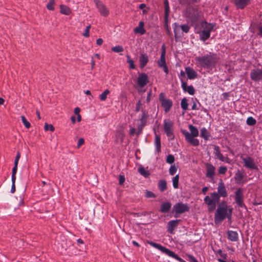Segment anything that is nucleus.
<instances>
[{
  "mask_svg": "<svg viewBox=\"0 0 262 262\" xmlns=\"http://www.w3.org/2000/svg\"><path fill=\"white\" fill-rule=\"evenodd\" d=\"M195 61L198 67L210 71L215 68L219 58L215 54L209 53L196 57Z\"/></svg>",
  "mask_w": 262,
  "mask_h": 262,
  "instance_id": "obj_1",
  "label": "nucleus"
},
{
  "mask_svg": "<svg viewBox=\"0 0 262 262\" xmlns=\"http://www.w3.org/2000/svg\"><path fill=\"white\" fill-rule=\"evenodd\" d=\"M214 24L206 21H202L194 26L195 33L199 34L200 39L203 41H206L210 37V33L214 30Z\"/></svg>",
  "mask_w": 262,
  "mask_h": 262,
  "instance_id": "obj_2",
  "label": "nucleus"
},
{
  "mask_svg": "<svg viewBox=\"0 0 262 262\" xmlns=\"http://www.w3.org/2000/svg\"><path fill=\"white\" fill-rule=\"evenodd\" d=\"M233 209L229 208L226 201H222L217 206L214 214V221L216 224L220 223L227 218L231 219Z\"/></svg>",
  "mask_w": 262,
  "mask_h": 262,
  "instance_id": "obj_3",
  "label": "nucleus"
},
{
  "mask_svg": "<svg viewBox=\"0 0 262 262\" xmlns=\"http://www.w3.org/2000/svg\"><path fill=\"white\" fill-rule=\"evenodd\" d=\"M188 128L190 133H189L186 130H182V133L184 136L185 140L188 143L192 146H198L200 144L199 140L198 139L195 138V137H198L199 135L198 128L192 124L189 125Z\"/></svg>",
  "mask_w": 262,
  "mask_h": 262,
  "instance_id": "obj_4",
  "label": "nucleus"
},
{
  "mask_svg": "<svg viewBox=\"0 0 262 262\" xmlns=\"http://www.w3.org/2000/svg\"><path fill=\"white\" fill-rule=\"evenodd\" d=\"M146 243L152 247L159 250L162 253L167 255L169 257L174 258L179 262H186L182 258L180 257L177 254L174 253L173 251H170L169 249L166 248V247L162 246L159 244L154 243L151 241H147Z\"/></svg>",
  "mask_w": 262,
  "mask_h": 262,
  "instance_id": "obj_5",
  "label": "nucleus"
},
{
  "mask_svg": "<svg viewBox=\"0 0 262 262\" xmlns=\"http://www.w3.org/2000/svg\"><path fill=\"white\" fill-rule=\"evenodd\" d=\"M204 201L208 207V210L212 211L215 209L216 205L219 204L220 198L216 192H213L210 194V196H206Z\"/></svg>",
  "mask_w": 262,
  "mask_h": 262,
  "instance_id": "obj_6",
  "label": "nucleus"
},
{
  "mask_svg": "<svg viewBox=\"0 0 262 262\" xmlns=\"http://www.w3.org/2000/svg\"><path fill=\"white\" fill-rule=\"evenodd\" d=\"M203 16V13L201 10L198 8H193L192 12L190 13L188 18L192 23L193 26L197 23L198 21Z\"/></svg>",
  "mask_w": 262,
  "mask_h": 262,
  "instance_id": "obj_7",
  "label": "nucleus"
},
{
  "mask_svg": "<svg viewBox=\"0 0 262 262\" xmlns=\"http://www.w3.org/2000/svg\"><path fill=\"white\" fill-rule=\"evenodd\" d=\"M213 154L215 159H219L222 162H224L228 164H230L231 160L227 156H224L221 152L220 148L219 146L214 145L213 146Z\"/></svg>",
  "mask_w": 262,
  "mask_h": 262,
  "instance_id": "obj_8",
  "label": "nucleus"
},
{
  "mask_svg": "<svg viewBox=\"0 0 262 262\" xmlns=\"http://www.w3.org/2000/svg\"><path fill=\"white\" fill-rule=\"evenodd\" d=\"M241 159L244 163V166L249 169L258 170V166L254 162V159L249 156L246 157H241Z\"/></svg>",
  "mask_w": 262,
  "mask_h": 262,
  "instance_id": "obj_9",
  "label": "nucleus"
},
{
  "mask_svg": "<svg viewBox=\"0 0 262 262\" xmlns=\"http://www.w3.org/2000/svg\"><path fill=\"white\" fill-rule=\"evenodd\" d=\"M243 189L241 188H239L235 192V201L238 207L246 208V206L243 202Z\"/></svg>",
  "mask_w": 262,
  "mask_h": 262,
  "instance_id": "obj_10",
  "label": "nucleus"
},
{
  "mask_svg": "<svg viewBox=\"0 0 262 262\" xmlns=\"http://www.w3.org/2000/svg\"><path fill=\"white\" fill-rule=\"evenodd\" d=\"M159 100L161 103L162 106L163 107L164 111L166 113L169 112L172 105V101L170 99L165 98L163 93L160 94Z\"/></svg>",
  "mask_w": 262,
  "mask_h": 262,
  "instance_id": "obj_11",
  "label": "nucleus"
},
{
  "mask_svg": "<svg viewBox=\"0 0 262 262\" xmlns=\"http://www.w3.org/2000/svg\"><path fill=\"white\" fill-rule=\"evenodd\" d=\"M173 122L170 120L164 121V130L167 136L171 139L174 138L173 132Z\"/></svg>",
  "mask_w": 262,
  "mask_h": 262,
  "instance_id": "obj_12",
  "label": "nucleus"
},
{
  "mask_svg": "<svg viewBox=\"0 0 262 262\" xmlns=\"http://www.w3.org/2000/svg\"><path fill=\"white\" fill-rule=\"evenodd\" d=\"M250 78L256 82L262 81V68L252 70L250 72Z\"/></svg>",
  "mask_w": 262,
  "mask_h": 262,
  "instance_id": "obj_13",
  "label": "nucleus"
},
{
  "mask_svg": "<svg viewBox=\"0 0 262 262\" xmlns=\"http://www.w3.org/2000/svg\"><path fill=\"white\" fill-rule=\"evenodd\" d=\"M189 207L186 204L181 203L176 204L173 207V210L176 214H181L189 210Z\"/></svg>",
  "mask_w": 262,
  "mask_h": 262,
  "instance_id": "obj_14",
  "label": "nucleus"
},
{
  "mask_svg": "<svg viewBox=\"0 0 262 262\" xmlns=\"http://www.w3.org/2000/svg\"><path fill=\"white\" fill-rule=\"evenodd\" d=\"M234 179L237 184H244L247 182V176L240 170L235 173Z\"/></svg>",
  "mask_w": 262,
  "mask_h": 262,
  "instance_id": "obj_15",
  "label": "nucleus"
},
{
  "mask_svg": "<svg viewBox=\"0 0 262 262\" xmlns=\"http://www.w3.org/2000/svg\"><path fill=\"white\" fill-rule=\"evenodd\" d=\"M94 1L99 13L104 16H107L109 13V10L106 6L99 0H94Z\"/></svg>",
  "mask_w": 262,
  "mask_h": 262,
  "instance_id": "obj_16",
  "label": "nucleus"
},
{
  "mask_svg": "<svg viewBox=\"0 0 262 262\" xmlns=\"http://www.w3.org/2000/svg\"><path fill=\"white\" fill-rule=\"evenodd\" d=\"M216 192L220 198H226L228 195V193L224 183L221 181L219 183Z\"/></svg>",
  "mask_w": 262,
  "mask_h": 262,
  "instance_id": "obj_17",
  "label": "nucleus"
},
{
  "mask_svg": "<svg viewBox=\"0 0 262 262\" xmlns=\"http://www.w3.org/2000/svg\"><path fill=\"white\" fill-rule=\"evenodd\" d=\"M148 114L147 112L145 109L142 110V115L140 119V123L138 125L139 129L142 130L146 125L147 122Z\"/></svg>",
  "mask_w": 262,
  "mask_h": 262,
  "instance_id": "obj_18",
  "label": "nucleus"
},
{
  "mask_svg": "<svg viewBox=\"0 0 262 262\" xmlns=\"http://www.w3.org/2000/svg\"><path fill=\"white\" fill-rule=\"evenodd\" d=\"M138 84L141 88L145 86L148 82V78L147 74L141 73L139 74L137 80Z\"/></svg>",
  "mask_w": 262,
  "mask_h": 262,
  "instance_id": "obj_19",
  "label": "nucleus"
},
{
  "mask_svg": "<svg viewBox=\"0 0 262 262\" xmlns=\"http://www.w3.org/2000/svg\"><path fill=\"white\" fill-rule=\"evenodd\" d=\"M206 176L210 179H213L215 175V167L211 163L206 164Z\"/></svg>",
  "mask_w": 262,
  "mask_h": 262,
  "instance_id": "obj_20",
  "label": "nucleus"
},
{
  "mask_svg": "<svg viewBox=\"0 0 262 262\" xmlns=\"http://www.w3.org/2000/svg\"><path fill=\"white\" fill-rule=\"evenodd\" d=\"M233 3L237 8L242 9L250 3V0H235Z\"/></svg>",
  "mask_w": 262,
  "mask_h": 262,
  "instance_id": "obj_21",
  "label": "nucleus"
},
{
  "mask_svg": "<svg viewBox=\"0 0 262 262\" xmlns=\"http://www.w3.org/2000/svg\"><path fill=\"white\" fill-rule=\"evenodd\" d=\"M185 72L187 75L188 78L189 79H194L198 76L196 72L190 67L185 68Z\"/></svg>",
  "mask_w": 262,
  "mask_h": 262,
  "instance_id": "obj_22",
  "label": "nucleus"
},
{
  "mask_svg": "<svg viewBox=\"0 0 262 262\" xmlns=\"http://www.w3.org/2000/svg\"><path fill=\"white\" fill-rule=\"evenodd\" d=\"M179 220H172L169 221L167 224V230L168 231L172 234L174 229L178 226Z\"/></svg>",
  "mask_w": 262,
  "mask_h": 262,
  "instance_id": "obj_23",
  "label": "nucleus"
},
{
  "mask_svg": "<svg viewBox=\"0 0 262 262\" xmlns=\"http://www.w3.org/2000/svg\"><path fill=\"white\" fill-rule=\"evenodd\" d=\"M140 67L143 68L148 62V57L145 54H141L139 57Z\"/></svg>",
  "mask_w": 262,
  "mask_h": 262,
  "instance_id": "obj_24",
  "label": "nucleus"
},
{
  "mask_svg": "<svg viewBox=\"0 0 262 262\" xmlns=\"http://www.w3.org/2000/svg\"><path fill=\"white\" fill-rule=\"evenodd\" d=\"M228 238L232 242H236L238 239V235L236 231L229 230L227 232Z\"/></svg>",
  "mask_w": 262,
  "mask_h": 262,
  "instance_id": "obj_25",
  "label": "nucleus"
},
{
  "mask_svg": "<svg viewBox=\"0 0 262 262\" xmlns=\"http://www.w3.org/2000/svg\"><path fill=\"white\" fill-rule=\"evenodd\" d=\"M154 144L155 146V152L159 153L161 151V138L160 136L155 134Z\"/></svg>",
  "mask_w": 262,
  "mask_h": 262,
  "instance_id": "obj_26",
  "label": "nucleus"
},
{
  "mask_svg": "<svg viewBox=\"0 0 262 262\" xmlns=\"http://www.w3.org/2000/svg\"><path fill=\"white\" fill-rule=\"evenodd\" d=\"M144 23L142 21H140L137 27L134 29V32L135 33H139L141 35H143L145 33V30L144 28Z\"/></svg>",
  "mask_w": 262,
  "mask_h": 262,
  "instance_id": "obj_27",
  "label": "nucleus"
},
{
  "mask_svg": "<svg viewBox=\"0 0 262 262\" xmlns=\"http://www.w3.org/2000/svg\"><path fill=\"white\" fill-rule=\"evenodd\" d=\"M157 64L159 68L163 69L166 74H168L169 70L166 65L165 59H159L157 61Z\"/></svg>",
  "mask_w": 262,
  "mask_h": 262,
  "instance_id": "obj_28",
  "label": "nucleus"
},
{
  "mask_svg": "<svg viewBox=\"0 0 262 262\" xmlns=\"http://www.w3.org/2000/svg\"><path fill=\"white\" fill-rule=\"evenodd\" d=\"M171 204L168 202H163L161 205L160 211L162 213H167L170 209Z\"/></svg>",
  "mask_w": 262,
  "mask_h": 262,
  "instance_id": "obj_29",
  "label": "nucleus"
},
{
  "mask_svg": "<svg viewBox=\"0 0 262 262\" xmlns=\"http://www.w3.org/2000/svg\"><path fill=\"white\" fill-rule=\"evenodd\" d=\"M200 136L205 140H208L210 136V134L205 127H203L201 129Z\"/></svg>",
  "mask_w": 262,
  "mask_h": 262,
  "instance_id": "obj_30",
  "label": "nucleus"
},
{
  "mask_svg": "<svg viewBox=\"0 0 262 262\" xmlns=\"http://www.w3.org/2000/svg\"><path fill=\"white\" fill-rule=\"evenodd\" d=\"M60 8L61 13L63 14L68 15L71 13L70 9L66 6L61 5Z\"/></svg>",
  "mask_w": 262,
  "mask_h": 262,
  "instance_id": "obj_31",
  "label": "nucleus"
},
{
  "mask_svg": "<svg viewBox=\"0 0 262 262\" xmlns=\"http://www.w3.org/2000/svg\"><path fill=\"white\" fill-rule=\"evenodd\" d=\"M191 101L193 102V105L192 106L191 109L192 110H200V106L201 105V103L199 102L197 99L192 98Z\"/></svg>",
  "mask_w": 262,
  "mask_h": 262,
  "instance_id": "obj_32",
  "label": "nucleus"
},
{
  "mask_svg": "<svg viewBox=\"0 0 262 262\" xmlns=\"http://www.w3.org/2000/svg\"><path fill=\"white\" fill-rule=\"evenodd\" d=\"M158 187L161 191H164L167 187L166 182L165 180H160L158 183Z\"/></svg>",
  "mask_w": 262,
  "mask_h": 262,
  "instance_id": "obj_33",
  "label": "nucleus"
},
{
  "mask_svg": "<svg viewBox=\"0 0 262 262\" xmlns=\"http://www.w3.org/2000/svg\"><path fill=\"white\" fill-rule=\"evenodd\" d=\"M181 106L184 112L188 110V103L187 102V99L186 98H184L182 99L181 102Z\"/></svg>",
  "mask_w": 262,
  "mask_h": 262,
  "instance_id": "obj_34",
  "label": "nucleus"
},
{
  "mask_svg": "<svg viewBox=\"0 0 262 262\" xmlns=\"http://www.w3.org/2000/svg\"><path fill=\"white\" fill-rule=\"evenodd\" d=\"M145 102L144 101H142V100H139V101L137 102L136 106L135 111L138 112L140 111H142V109H145L143 107V106Z\"/></svg>",
  "mask_w": 262,
  "mask_h": 262,
  "instance_id": "obj_35",
  "label": "nucleus"
},
{
  "mask_svg": "<svg viewBox=\"0 0 262 262\" xmlns=\"http://www.w3.org/2000/svg\"><path fill=\"white\" fill-rule=\"evenodd\" d=\"M138 171L141 175L143 176L145 178L148 177L149 175V171L146 170L143 167H140L138 169Z\"/></svg>",
  "mask_w": 262,
  "mask_h": 262,
  "instance_id": "obj_36",
  "label": "nucleus"
},
{
  "mask_svg": "<svg viewBox=\"0 0 262 262\" xmlns=\"http://www.w3.org/2000/svg\"><path fill=\"white\" fill-rule=\"evenodd\" d=\"M164 8H165V18L167 19L169 15V4L167 0L164 1Z\"/></svg>",
  "mask_w": 262,
  "mask_h": 262,
  "instance_id": "obj_37",
  "label": "nucleus"
},
{
  "mask_svg": "<svg viewBox=\"0 0 262 262\" xmlns=\"http://www.w3.org/2000/svg\"><path fill=\"white\" fill-rule=\"evenodd\" d=\"M179 176L177 174L172 178V185L174 188H178L179 186Z\"/></svg>",
  "mask_w": 262,
  "mask_h": 262,
  "instance_id": "obj_38",
  "label": "nucleus"
},
{
  "mask_svg": "<svg viewBox=\"0 0 262 262\" xmlns=\"http://www.w3.org/2000/svg\"><path fill=\"white\" fill-rule=\"evenodd\" d=\"M110 91L106 89L102 94L99 95V99L101 101H105L107 98V96L110 94Z\"/></svg>",
  "mask_w": 262,
  "mask_h": 262,
  "instance_id": "obj_39",
  "label": "nucleus"
},
{
  "mask_svg": "<svg viewBox=\"0 0 262 262\" xmlns=\"http://www.w3.org/2000/svg\"><path fill=\"white\" fill-rule=\"evenodd\" d=\"M246 123L248 125L252 126L256 124V121L252 117H249L246 120Z\"/></svg>",
  "mask_w": 262,
  "mask_h": 262,
  "instance_id": "obj_40",
  "label": "nucleus"
},
{
  "mask_svg": "<svg viewBox=\"0 0 262 262\" xmlns=\"http://www.w3.org/2000/svg\"><path fill=\"white\" fill-rule=\"evenodd\" d=\"M126 57L127 58V62L129 64V68L131 69H135V66L134 64V61L133 60L131 59L130 56L129 55H127Z\"/></svg>",
  "mask_w": 262,
  "mask_h": 262,
  "instance_id": "obj_41",
  "label": "nucleus"
},
{
  "mask_svg": "<svg viewBox=\"0 0 262 262\" xmlns=\"http://www.w3.org/2000/svg\"><path fill=\"white\" fill-rule=\"evenodd\" d=\"M181 29V27L180 25L174 24V27L173 28V31L174 33V35L176 37H177L179 35L180 31Z\"/></svg>",
  "mask_w": 262,
  "mask_h": 262,
  "instance_id": "obj_42",
  "label": "nucleus"
},
{
  "mask_svg": "<svg viewBox=\"0 0 262 262\" xmlns=\"http://www.w3.org/2000/svg\"><path fill=\"white\" fill-rule=\"evenodd\" d=\"M178 167L176 166L174 164L171 165L169 169V172L170 175H174L177 171Z\"/></svg>",
  "mask_w": 262,
  "mask_h": 262,
  "instance_id": "obj_43",
  "label": "nucleus"
},
{
  "mask_svg": "<svg viewBox=\"0 0 262 262\" xmlns=\"http://www.w3.org/2000/svg\"><path fill=\"white\" fill-rule=\"evenodd\" d=\"M21 120L26 128H29L30 127V123L27 120L26 118L24 116H21Z\"/></svg>",
  "mask_w": 262,
  "mask_h": 262,
  "instance_id": "obj_44",
  "label": "nucleus"
},
{
  "mask_svg": "<svg viewBox=\"0 0 262 262\" xmlns=\"http://www.w3.org/2000/svg\"><path fill=\"white\" fill-rule=\"evenodd\" d=\"M112 50L114 52L119 53L123 51V48L121 46H116L115 47L112 48Z\"/></svg>",
  "mask_w": 262,
  "mask_h": 262,
  "instance_id": "obj_45",
  "label": "nucleus"
},
{
  "mask_svg": "<svg viewBox=\"0 0 262 262\" xmlns=\"http://www.w3.org/2000/svg\"><path fill=\"white\" fill-rule=\"evenodd\" d=\"M166 162L169 164H172L174 161V157L172 155H169L166 158Z\"/></svg>",
  "mask_w": 262,
  "mask_h": 262,
  "instance_id": "obj_46",
  "label": "nucleus"
},
{
  "mask_svg": "<svg viewBox=\"0 0 262 262\" xmlns=\"http://www.w3.org/2000/svg\"><path fill=\"white\" fill-rule=\"evenodd\" d=\"M162 51L160 59H165L166 48L164 45L162 46Z\"/></svg>",
  "mask_w": 262,
  "mask_h": 262,
  "instance_id": "obj_47",
  "label": "nucleus"
},
{
  "mask_svg": "<svg viewBox=\"0 0 262 262\" xmlns=\"http://www.w3.org/2000/svg\"><path fill=\"white\" fill-rule=\"evenodd\" d=\"M227 171V168L226 166H220L218 169V172L220 174H225Z\"/></svg>",
  "mask_w": 262,
  "mask_h": 262,
  "instance_id": "obj_48",
  "label": "nucleus"
},
{
  "mask_svg": "<svg viewBox=\"0 0 262 262\" xmlns=\"http://www.w3.org/2000/svg\"><path fill=\"white\" fill-rule=\"evenodd\" d=\"M185 92H188L190 95H193L194 94V92H195V90L194 89V88L193 87V86L192 85H189L188 86L187 89H186V90Z\"/></svg>",
  "mask_w": 262,
  "mask_h": 262,
  "instance_id": "obj_49",
  "label": "nucleus"
},
{
  "mask_svg": "<svg viewBox=\"0 0 262 262\" xmlns=\"http://www.w3.org/2000/svg\"><path fill=\"white\" fill-rule=\"evenodd\" d=\"M145 196L147 198H154L156 195L152 192L146 190L145 192Z\"/></svg>",
  "mask_w": 262,
  "mask_h": 262,
  "instance_id": "obj_50",
  "label": "nucleus"
},
{
  "mask_svg": "<svg viewBox=\"0 0 262 262\" xmlns=\"http://www.w3.org/2000/svg\"><path fill=\"white\" fill-rule=\"evenodd\" d=\"M54 3V0H50L49 2L48 3L47 5V8L50 10H53Z\"/></svg>",
  "mask_w": 262,
  "mask_h": 262,
  "instance_id": "obj_51",
  "label": "nucleus"
},
{
  "mask_svg": "<svg viewBox=\"0 0 262 262\" xmlns=\"http://www.w3.org/2000/svg\"><path fill=\"white\" fill-rule=\"evenodd\" d=\"M181 29L185 33H188L189 31L190 27L187 25H183L180 26Z\"/></svg>",
  "mask_w": 262,
  "mask_h": 262,
  "instance_id": "obj_52",
  "label": "nucleus"
},
{
  "mask_svg": "<svg viewBox=\"0 0 262 262\" xmlns=\"http://www.w3.org/2000/svg\"><path fill=\"white\" fill-rule=\"evenodd\" d=\"M45 129L46 130H50L51 132H53L54 130V127L52 124H48L47 123H45Z\"/></svg>",
  "mask_w": 262,
  "mask_h": 262,
  "instance_id": "obj_53",
  "label": "nucleus"
},
{
  "mask_svg": "<svg viewBox=\"0 0 262 262\" xmlns=\"http://www.w3.org/2000/svg\"><path fill=\"white\" fill-rule=\"evenodd\" d=\"M90 28H91V25H89L86 27L84 32L83 33V35L84 37H88L89 36V35H90L89 32H90Z\"/></svg>",
  "mask_w": 262,
  "mask_h": 262,
  "instance_id": "obj_54",
  "label": "nucleus"
},
{
  "mask_svg": "<svg viewBox=\"0 0 262 262\" xmlns=\"http://www.w3.org/2000/svg\"><path fill=\"white\" fill-rule=\"evenodd\" d=\"M187 257L188 258V260L189 262H198L196 259L191 254H187Z\"/></svg>",
  "mask_w": 262,
  "mask_h": 262,
  "instance_id": "obj_55",
  "label": "nucleus"
},
{
  "mask_svg": "<svg viewBox=\"0 0 262 262\" xmlns=\"http://www.w3.org/2000/svg\"><path fill=\"white\" fill-rule=\"evenodd\" d=\"M181 86L184 91H186L187 88L188 86L187 85V83L182 79H181Z\"/></svg>",
  "mask_w": 262,
  "mask_h": 262,
  "instance_id": "obj_56",
  "label": "nucleus"
},
{
  "mask_svg": "<svg viewBox=\"0 0 262 262\" xmlns=\"http://www.w3.org/2000/svg\"><path fill=\"white\" fill-rule=\"evenodd\" d=\"M84 143V140L83 138H80L78 140L77 143V147L79 148Z\"/></svg>",
  "mask_w": 262,
  "mask_h": 262,
  "instance_id": "obj_57",
  "label": "nucleus"
},
{
  "mask_svg": "<svg viewBox=\"0 0 262 262\" xmlns=\"http://www.w3.org/2000/svg\"><path fill=\"white\" fill-rule=\"evenodd\" d=\"M119 181L120 184H122L125 181V178L123 176L120 175L119 178Z\"/></svg>",
  "mask_w": 262,
  "mask_h": 262,
  "instance_id": "obj_58",
  "label": "nucleus"
},
{
  "mask_svg": "<svg viewBox=\"0 0 262 262\" xmlns=\"http://www.w3.org/2000/svg\"><path fill=\"white\" fill-rule=\"evenodd\" d=\"M151 95V92L150 91H149L148 93V94H147V98H146V102H147V103H149L150 102Z\"/></svg>",
  "mask_w": 262,
  "mask_h": 262,
  "instance_id": "obj_59",
  "label": "nucleus"
},
{
  "mask_svg": "<svg viewBox=\"0 0 262 262\" xmlns=\"http://www.w3.org/2000/svg\"><path fill=\"white\" fill-rule=\"evenodd\" d=\"M17 166H13L12 170V174L13 175H16V173L17 172Z\"/></svg>",
  "mask_w": 262,
  "mask_h": 262,
  "instance_id": "obj_60",
  "label": "nucleus"
},
{
  "mask_svg": "<svg viewBox=\"0 0 262 262\" xmlns=\"http://www.w3.org/2000/svg\"><path fill=\"white\" fill-rule=\"evenodd\" d=\"M136 129L134 127H132L129 130V134L130 135L133 136L136 133Z\"/></svg>",
  "mask_w": 262,
  "mask_h": 262,
  "instance_id": "obj_61",
  "label": "nucleus"
},
{
  "mask_svg": "<svg viewBox=\"0 0 262 262\" xmlns=\"http://www.w3.org/2000/svg\"><path fill=\"white\" fill-rule=\"evenodd\" d=\"M217 253H219V254H220V255L224 257V258H225L226 256V254H223V252H222V250L220 249L217 251Z\"/></svg>",
  "mask_w": 262,
  "mask_h": 262,
  "instance_id": "obj_62",
  "label": "nucleus"
},
{
  "mask_svg": "<svg viewBox=\"0 0 262 262\" xmlns=\"http://www.w3.org/2000/svg\"><path fill=\"white\" fill-rule=\"evenodd\" d=\"M103 43V39H101V38H98V39H97L96 40V43L97 45H99V46H100Z\"/></svg>",
  "mask_w": 262,
  "mask_h": 262,
  "instance_id": "obj_63",
  "label": "nucleus"
},
{
  "mask_svg": "<svg viewBox=\"0 0 262 262\" xmlns=\"http://www.w3.org/2000/svg\"><path fill=\"white\" fill-rule=\"evenodd\" d=\"M208 190V187H204L202 188V193L204 194H205L207 191Z\"/></svg>",
  "mask_w": 262,
  "mask_h": 262,
  "instance_id": "obj_64",
  "label": "nucleus"
}]
</instances>
